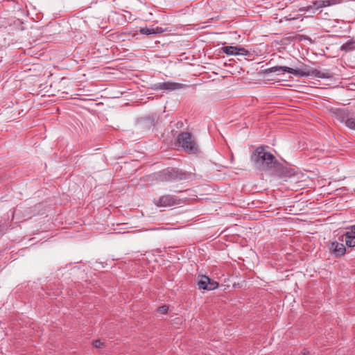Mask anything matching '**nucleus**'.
<instances>
[{
  "label": "nucleus",
  "instance_id": "obj_1",
  "mask_svg": "<svg viewBox=\"0 0 355 355\" xmlns=\"http://www.w3.org/2000/svg\"><path fill=\"white\" fill-rule=\"evenodd\" d=\"M250 159L254 166L260 171H270L279 165V162L266 146H259L252 153Z\"/></svg>",
  "mask_w": 355,
  "mask_h": 355
},
{
  "label": "nucleus",
  "instance_id": "obj_2",
  "mask_svg": "<svg viewBox=\"0 0 355 355\" xmlns=\"http://www.w3.org/2000/svg\"><path fill=\"white\" fill-rule=\"evenodd\" d=\"M279 72V74H284L286 72L294 74L297 77H305L309 76H313L320 78H329L331 77V74L328 72H322L316 69L310 70L306 65H303L300 69H295L288 67L275 66L270 68L266 69L264 73H270L274 72Z\"/></svg>",
  "mask_w": 355,
  "mask_h": 355
},
{
  "label": "nucleus",
  "instance_id": "obj_3",
  "mask_svg": "<svg viewBox=\"0 0 355 355\" xmlns=\"http://www.w3.org/2000/svg\"><path fill=\"white\" fill-rule=\"evenodd\" d=\"M191 175L189 173L182 172L173 168H167L159 172L158 176L162 182H178L189 179Z\"/></svg>",
  "mask_w": 355,
  "mask_h": 355
},
{
  "label": "nucleus",
  "instance_id": "obj_4",
  "mask_svg": "<svg viewBox=\"0 0 355 355\" xmlns=\"http://www.w3.org/2000/svg\"><path fill=\"white\" fill-rule=\"evenodd\" d=\"M177 142L189 153L196 154L199 151L198 145L190 132H183L179 134Z\"/></svg>",
  "mask_w": 355,
  "mask_h": 355
},
{
  "label": "nucleus",
  "instance_id": "obj_5",
  "mask_svg": "<svg viewBox=\"0 0 355 355\" xmlns=\"http://www.w3.org/2000/svg\"><path fill=\"white\" fill-rule=\"evenodd\" d=\"M153 202L157 207H171L180 205V199L174 195L166 194L154 199Z\"/></svg>",
  "mask_w": 355,
  "mask_h": 355
},
{
  "label": "nucleus",
  "instance_id": "obj_6",
  "mask_svg": "<svg viewBox=\"0 0 355 355\" xmlns=\"http://www.w3.org/2000/svg\"><path fill=\"white\" fill-rule=\"evenodd\" d=\"M187 85L174 83V82H164V83H157L151 85L150 88L153 90H167V91H173L177 89H180L185 87Z\"/></svg>",
  "mask_w": 355,
  "mask_h": 355
},
{
  "label": "nucleus",
  "instance_id": "obj_7",
  "mask_svg": "<svg viewBox=\"0 0 355 355\" xmlns=\"http://www.w3.org/2000/svg\"><path fill=\"white\" fill-rule=\"evenodd\" d=\"M198 285L200 288L208 291H212L218 287V283L208 276L202 275L200 280L198 282Z\"/></svg>",
  "mask_w": 355,
  "mask_h": 355
},
{
  "label": "nucleus",
  "instance_id": "obj_8",
  "mask_svg": "<svg viewBox=\"0 0 355 355\" xmlns=\"http://www.w3.org/2000/svg\"><path fill=\"white\" fill-rule=\"evenodd\" d=\"M329 250L330 253L336 258L343 257L346 252L345 246L337 241L331 242L329 245Z\"/></svg>",
  "mask_w": 355,
  "mask_h": 355
},
{
  "label": "nucleus",
  "instance_id": "obj_9",
  "mask_svg": "<svg viewBox=\"0 0 355 355\" xmlns=\"http://www.w3.org/2000/svg\"><path fill=\"white\" fill-rule=\"evenodd\" d=\"M332 116L337 120L345 122L349 118V112L345 108H336L331 110Z\"/></svg>",
  "mask_w": 355,
  "mask_h": 355
},
{
  "label": "nucleus",
  "instance_id": "obj_10",
  "mask_svg": "<svg viewBox=\"0 0 355 355\" xmlns=\"http://www.w3.org/2000/svg\"><path fill=\"white\" fill-rule=\"evenodd\" d=\"M340 3L339 0H320L314 1L312 2L311 6L313 7V10H318L322 8L330 6Z\"/></svg>",
  "mask_w": 355,
  "mask_h": 355
},
{
  "label": "nucleus",
  "instance_id": "obj_11",
  "mask_svg": "<svg viewBox=\"0 0 355 355\" xmlns=\"http://www.w3.org/2000/svg\"><path fill=\"white\" fill-rule=\"evenodd\" d=\"M341 241L345 243V245L349 248L355 247V235L350 234V232H347L342 236Z\"/></svg>",
  "mask_w": 355,
  "mask_h": 355
},
{
  "label": "nucleus",
  "instance_id": "obj_12",
  "mask_svg": "<svg viewBox=\"0 0 355 355\" xmlns=\"http://www.w3.org/2000/svg\"><path fill=\"white\" fill-rule=\"evenodd\" d=\"M139 32L142 35H152V34H158L164 32V29L161 27L156 28H141Z\"/></svg>",
  "mask_w": 355,
  "mask_h": 355
},
{
  "label": "nucleus",
  "instance_id": "obj_13",
  "mask_svg": "<svg viewBox=\"0 0 355 355\" xmlns=\"http://www.w3.org/2000/svg\"><path fill=\"white\" fill-rule=\"evenodd\" d=\"M221 51L228 55H236L238 53V46H225L221 48Z\"/></svg>",
  "mask_w": 355,
  "mask_h": 355
},
{
  "label": "nucleus",
  "instance_id": "obj_14",
  "mask_svg": "<svg viewBox=\"0 0 355 355\" xmlns=\"http://www.w3.org/2000/svg\"><path fill=\"white\" fill-rule=\"evenodd\" d=\"M354 42L349 41V42L343 44L341 46L340 49L343 51H345L352 50L354 49Z\"/></svg>",
  "mask_w": 355,
  "mask_h": 355
},
{
  "label": "nucleus",
  "instance_id": "obj_15",
  "mask_svg": "<svg viewBox=\"0 0 355 355\" xmlns=\"http://www.w3.org/2000/svg\"><path fill=\"white\" fill-rule=\"evenodd\" d=\"M345 123L347 128L355 130V119L354 118H348L345 121Z\"/></svg>",
  "mask_w": 355,
  "mask_h": 355
},
{
  "label": "nucleus",
  "instance_id": "obj_16",
  "mask_svg": "<svg viewBox=\"0 0 355 355\" xmlns=\"http://www.w3.org/2000/svg\"><path fill=\"white\" fill-rule=\"evenodd\" d=\"M237 55H250V53L247 49L238 46V53Z\"/></svg>",
  "mask_w": 355,
  "mask_h": 355
},
{
  "label": "nucleus",
  "instance_id": "obj_17",
  "mask_svg": "<svg viewBox=\"0 0 355 355\" xmlns=\"http://www.w3.org/2000/svg\"><path fill=\"white\" fill-rule=\"evenodd\" d=\"M168 311V306H166V305H164V306H159L157 309V311L159 313H163V314L167 313Z\"/></svg>",
  "mask_w": 355,
  "mask_h": 355
},
{
  "label": "nucleus",
  "instance_id": "obj_18",
  "mask_svg": "<svg viewBox=\"0 0 355 355\" xmlns=\"http://www.w3.org/2000/svg\"><path fill=\"white\" fill-rule=\"evenodd\" d=\"M312 10H313V7H312L311 5H309L307 6L300 8L299 10L300 12H308Z\"/></svg>",
  "mask_w": 355,
  "mask_h": 355
},
{
  "label": "nucleus",
  "instance_id": "obj_19",
  "mask_svg": "<svg viewBox=\"0 0 355 355\" xmlns=\"http://www.w3.org/2000/svg\"><path fill=\"white\" fill-rule=\"evenodd\" d=\"M94 345L96 348H101L104 344L100 340H96L94 342Z\"/></svg>",
  "mask_w": 355,
  "mask_h": 355
},
{
  "label": "nucleus",
  "instance_id": "obj_20",
  "mask_svg": "<svg viewBox=\"0 0 355 355\" xmlns=\"http://www.w3.org/2000/svg\"><path fill=\"white\" fill-rule=\"evenodd\" d=\"M347 230H349L348 232H350V234L355 235V225L350 226Z\"/></svg>",
  "mask_w": 355,
  "mask_h": 355
},
{
  "label": "nucleus",
  "instance_id": "obj_21",
  "mask_svg": "<svg viewBox=\"0 0 355 355\" xmlns=\"http://www.w3.org/2000/svg\"><path fill=\"white\" fill-rule=\"evenodd\" d=\"M309 353V352L306 349H304L301 352H300V354L302 355H306Z\"/></svg>",
  "mask_w": 355,
  "mask_h": 355
}]
</instances>
